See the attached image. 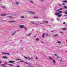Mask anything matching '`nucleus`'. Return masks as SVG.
Masks as SVG:
<instances>
[{
    "instance_id": "obj_1",
    "label": "nucleus",
    "mask_w": 67,
    "mask_h": 67,
    "mask_svg": "<svg viewBox=\"0 0 67 67\" xmlns=\"http://www.w3.org/2000/svg\"><path fill=\"white\" fill-rule=\"evenodd\" d=\"M8 62L9 63H14L15 62V61L12 60L8 61Z\"/></svg>"
},
{
    "instance_id": "obj_2",
    "label": "nucleus",
    "mask_w": 67,
    "mask_h": 67,
    "mask_svg": "<svg viewBox=\"0 0 67 67\" xmlns=\"http://www.w3.org/2000/svg\"><path fill=\"white\" fill-rule=\"evenodd\" d=\"M29 13H31V14H35V13L34 12L29 11Z\"/></svg>"
},
{
    "instance_id": "obj_3",
    "label": "nucleus",
    "mask_w": 67,
    "mask_h": 67,
    "mask_svg": "<svg viewBox=\"0 0 67 67\" xmlns=\"http://www.w3.org/2000/svg\"><path fill=\"white\" fill-rule=\"evenodd\" d=\"M19 27L20 28H24L25 27V26L23 25H20L19 26Z\"/></svg>"
},
{
    "instance_id": "obj_4",
    "label": "nucleus",
    "mask_w": 67,
    "mask_h": 67,
    "mask_svg": "<svg viewBox=\"0 0 67 67\" xmlns=\"http://www.w3.org/2000/svg\"><path fill=\"white\" fill-rule=\"evenodd\" d=\"M29 2H30V3H34V2L33 1H32V0H30L29 1Z\"/></svg>"
},
{
    "instance_id": "obj_5",
    "label": "nucleus",
    "mask_w": 67,
    "mask_h": 67,
    "mask_svg": "<svg viewBox=\"0 0 67 67\" xmlns=\"http://www.w3.org/2000/svg\"><path fill=\"white\" fill-rule=\"evenodd\" d=\"M7 15V14H2L1 15V16H5V15Z\"/></svg>"
},
{
    "instance_id": "obj_6",
    "label": "nucleus",
    "mask_w": 67,
    "mask_h": 67,
    "mask_svg": "<svg viewBox=\"0 0 67 67\" xmlns=\"http://www.w3.org/2000/svg\"><path fill=\"white\" fill-rule=\"evenodd\" d=\"M3 58H5V59H8V57L6 56H3L2 57Z\"/></svg>"
},
{
    "instance_id": "obj_7",
    "label": "nucleus",
    "mask_w": 67,
    "mask_h": 67,
    "mask_svg": "<svg viewBox=\"0 0 67 67\" xmlns=\"http://www.w3.org/2000/svg\"><path fill=\"white\" fill-rule=\"evenodd\" d=\"M2 55H7V53L6 52H2Z\"/></svg>"
},
{
    "instance_id": "obj_8",
    "label": "nucleus",
    "mask_w": 67,
    "mask_h": 67,
    "mask_svg": "<svg viewBox=\"0 0 67 67\" xmlns=\"http://www.w3.org/2000/svg\"><path fill=\"white\" fill-rule=\"evenodd\" d=\"M15 22V21L14 20L12 21H9V23H12V22Z\"/></svg>"
},
{
    "instance_id": "obj_9",
    "label": "nucleus",
    "mask_w": 67,
    "mask_h": 67,
    "mask_svg": "<svg viewBox=\"0 0 67 67\" xmlns=\"http://www.w3.org/2000/svg\"><path fill=\"white\" fill-rule=\"evenodd\" d=\"M52 60H53V63H54V64H55V63H56V61L54 60H53V59Z\"/></svg>"
},
{
    "instance_id": "obj_10",
    "label": "nucleus",
    "mask_w": 67,
    "mask_h": 67,
    "mask_svg": "<svg viewBox=\"0 0 67 67\" xmlns=\"http://www.w3.org/2000/svg\"><path fill=\"white\" fill-rule=\"evenodd\" d=\"M15 3V4H17V5H18V4H19V3L17 2H16Z\"/></svg>"
},
{
    "instance_id": "obj_11",
    "label": "nucleus",
    "mask_w": 67,
    "mask_h": 67,
    "mask_svg": "<svg viewBox=\"0 0 67 67\" xmlns=\"http://www.w3.org/2000/svg\"><path fill=\"white\" fill-rule=\"evenodd\" d=\"M16 33V31H15L12 34V35H14V34H15Z\"/></svg>"
},
{
    "instance_id": "obj_12",
    "label": "nucleus",
    "mask_w": 67,
    "mask_h": 67,
    "mask_svg": "<svg viewBox=\"0 0 67 67\" xmlns=\"http://www.w3.org/2000/svg\"><path fill=\"white\" fill-rule=\"evenodd\" d=\"M2 9H4L5 8V6H2Z\"/></svg>"
},
{
    "instance_id": "obj_13",
    "label": "nucleus",
    "mask_w": 67,
    "mask_h": 67,
    "mask_svg": "<svg viewBox=\"0 0 67 67\" xmlns=\"http://www.w3.org/2000/svg\"><path fill=\"white\" fill-rule=\"evenodd\" d=\"M67 29V28L65 27L64 28H62V30H63L64 31H65V29Z\"/></svg>"
},
{
    "instance_id": "obj_14",
    "label": "nucleus",
    "mask_w": 67,
    "mask_h": 67,
    "mask_svg": "<svg viewBox=\"0 0 67 67\" xmlns=\"http://www.w3.org/2000/svg\"><path fill=\"white\" fill-rule=\"evenodd\" d=\"M8 65H9V66H12V67H13V65L11 64H8Z\"/></svg>"
},
{
    "instance_id": "obj_15",
    "label": "nucleus",
    "mask_w": 67,
    "mask_h": 67,
    "mask_svg": "<svg viewBox=\"0 0 67 67\" xmlns=\"http://www.w3.org/2000/svg\"><path fill=\"white\" fill-rule=\"evenodd\" d=\"M49 58V59H50V60H52L53 59H52V58L51 57H48Z\"/></svg>"
},
{
    "instance_id": "obj_16",
    "label": "nucleus",
    "mask_w": 67,
    "mask_h": 67,
    "mask_svg": "<svg viewBox=\"0 0 67 67\" xmlns=\"http://www.w3.org/2000/svg\"><path fill=\"white\" fill-rule=\"evenodd\" d=\"M57 43H58L59 44H60L61 43V42L60 41H58L57 42Z\"/></svg>"
},
{
    "instance_id": "obj_17",
    "label": "nucleus",
    "mask_w": 67,
    "mask_h": 67,
    "mask_svg": "<svg viewBox=\"0 0 67 67\" xmlns=\"http://www.w3.org/2000/svg\"><path fill=\"white\" fill-rule=\"evenodd\" d=\"M44 34H43V35H42V37H43V38H44V35H45Z\"/></svg>"
},
{
    "instance_id": "obj_18",
    "label": "nucleus",
    "mask_w": 67,
    "mask_h": 67,
    "mask_svg": "<svg viewBox=\"0 0 67 67\" xmlns=\"http://www.w3.org/2000/svg\"><path fill=\"white\" fill-rule=\"evenodd\" d=\"M55 14L56 15H58L59 14L58 13H56Z\"/></svg>"
},
{
    "instance_id": "obj_19",
    "label": "nucleus",
    "mask_w": 67,
    "mask_h": 67,
    "mask_svg": "<svg viewBox=\"0 0 67 67\" xmlns=\"http://www.w3.org/2000/svg\"><path fill=\"white\" fill-rule=\"evenodd\" d=\"M36 40L37 41H39L40 40V38H36Z\"/></svg>"
},
{
    "instance_id": "obj_20",
    "label": "nucleus",
    "mask_w": 67,
    "mask_h": 67,
    "mask_svg": "<svg viewBox=\"0 0 67 67\" xmlns=\"http://www.w3.org/2000/svg\"><path fill=\"white\" fill-rule=\"evenodd\" d=\"M1 66H5V65L4 64H1Z\"/></svg>"
},
{
    "instance_id": "obj_21",
    "label": "nucleus",
    "mask_w": 67,
    "mask_h": 67,
    "mask_svg": "<svg viewBox=\"0 0 67 67\" xmlns=\"http://www.w3.org/2000/svg\"><path fill=\"white\" fill-rule=\"evenodd\" d=\"M63 12L65 14H67V12Z\"/></svg>"
},
{
    "instance_id": "obj_22",
    "label": "nucleus",
    "mask_w": 67,
    "mask_h": 67,
    "mask_svg": "<svg viewBox=\"0 0 67 67\" xmlns=\"http://www.w3.org/2000/svg\"><path fill=\"white\" fill-rule=\"evenodd\" d=\"M60 34H63V33H64V32L61 31L60 32Z\"/></svg>"
},
{
    "instance_id": "obj_23",
    "label": "nucleus",
    "mask_w": 67,
    "mask_h": 67,
    "mask_svg": "<svg viewBox=\"0 0 67 67\" xmlns=\"http://www.w3.org/2000/svg\"><path fill=\"white\" fill-rule=\"evenodd\" d=\"M38 16H34V18H37V19H38Z\"/></svg>"
},
{
    "instance_id": "obj_24",
    "label": "nucleus",
    "mask_w": 67,
    "mask_h": 67,
    "mask_svg": "<svg viewBox=\"0 0 67 67\" xmlns=\"http://www.w3.org/2000/svg\"><path fill=\"white\" fill-rule=\"evenodd\" d=\"M58 34H56L55 35H54V36H58Z\"/></svg>"
},
{
    "instance_id": "obj_25",
    "label": "nucleus",
    "mask_w": 67,
    "mask_h": 67,
    "mask_svg": "<svg viewBox=\"0 0 67 67\" xmlns=\"http://www.w3.org/2000/svg\"><path fill=\"white\" fill-rule=\"evenodd\" d=\"M24 58H25V59H27V57L24 56Z\"/></svg>"
},
{
    "instance_id": "obj_26",
    "label": "nucleus",
    "mask_w": 67,
    "mask_h": 67,
    "mask_svg": "<svg viewBox=\"0 0 67 67\" xmlns=\"http://www.w3.org/2000/svg\"><path fill=\"white\" fill-rule=\"evenodd\" d=\"M24 30H27V28H26V27H24Z\"/></svg>"
},
{
    "instance_id": "obj_27",
    "label": "nucleus",
    "mask_w": 67,
    "mask_h": 67,
    "mask_svg": "<svg viewBox=\"0 0 67 67\" xmlns=\"http://www.w3.org/2000/svg\"><path fill=\"white\" fill-rule=\"evenodd\" d=\"M16 59V60H21V59Z\"/></svg>"
},
{
    "instance_id": "obj_28",
    "label": "nucleus",
    "mask_w": 67,
    "mask_h": 67,
    "mask_svg": "<svg viewBox=\"0 0 67 67\" xmlns=\"http://www.w3.org/2000/svg\"><path fill=\"white\" fill-rule=\"evenodd\" d=\"M31 35V33L27 34L28 36H30V35Z\"/></svg>"
},
{
    "instance_id": "obj_29",
    "label": "nucleus",
    "mask_w": 67,
    "mask_h": 67,
    "mask_svg": "<svg viewBox=\"0 0 67 67\" xmlns=\"http://www.w3.org/2000/svg\"><path fill=\"white\" fill-rule=\"evenodd\" d=\"M44 35H45L46 36H48V34H45Z\"/></svg>"
},
{
    "instance_id": "obj_30",
    "label": "nucleus",
    "mask_w": 67,
    "mask_h": 67,
    "mask_svg": "<svg viewBox=\"0 0 67 67\" xmlns=\"http://www.w3.org/2000/svg\"><path fill=\"white\" fill-rule=\"evenodd\" d=\"M20 17L21 18H24V16H21Z\"/></svg>"
},
{
    "instance_id": "obj_31",
    "label": "nucleus",
    "mask_w": 67,
    "mask_h": 67,
    "mask_svg": "<svg viewBox=\"0 0 67 67\" xmlns=\"http://www.w3.org/2000/svg\"><path fill=\"white\" fill-rule=\"evenodd\" d=\"M67 1H63V2H65V3H66V2H67Z\"/></svg>"
},
{
    "instance_id": "obj_32",
    "label": "nucleus",
    "mask_w": 67,
    "mask_h": 67,
    "mask_svg": "<svg viewBox=\"0 0 67 67\" xmlns=\"http://www.w3.org/2000/svg\"><path fill=\"white\" fill-rule=\"evenodd\" d=\"M13 18V17H12V16H9V19H11Z\"/></svg>"
},
{
    "instance_id": "obj_33",
    "label": "nucleus",
    "mask_w": 67,
    "mask_h": 67,
    "mask_svg": "<svg viewBox=\"0 0 67 67\" xmlns=\"http://www.w3.org/2000/svg\"><path fill=\"white\" fill-rule=\"evenodd\" d=\"M16 15H17V14H15L14 15V16H16Z\"/></svg>"
},
{
    "instance_id": "obj_34",
    "label": "nucleus",
    "mask_w": 67,
    "mask_h": 67,
    "mask_svg": "<svg viewBox=\"0 0 67 67\" xmlns=\"http://www.w3.org/2000/svg\"><path fill=\"white\" fill-rule=\"evenodd\" d=\"M62 15H58V17H60V16H62Z\"/></svg>"
},
{
    "instance_id": "obj_35",
    "label": "nucleus",
    "mask_w": 67,
    "mask_h": 67,
    "mask_svg": "<svg viewBox=\"0 0 67 67\" xmlns=\"http://www.w3.org/2000/svg\"><path fill=\"white\" fill-rule=\"evenodd\" d=\"M58 13H62V11H59L58 12Z\"/></svg>"
},
{
    "instance_id": "obj_36",
    "label": "nucleus",
    "mask_w": 67,
    "mask_h": 67,
    "mask_svg": "<svg viewBox=\"0 0 67 67\" xmlns=\"http://www.w3.org/2000/svg\"><path fill=\"white\" fill-rule=\"evenodd\" d=\"M64 8H65V9H66V8H67V6H65L64 7Z\"/></svg>"
},
{
    "instance_id": "obj_37",
    "label": "nucleus",
    "mask_w": 67,
    "mask_h": 67,
    "mask_svg": "<svg viewBox=\"0 0 67 67\" xmlns=\"http://www.w3.org/2000/svg\"><path fill=\"white\" fill-rule=\"evenodd\" d=\"M66 24L65 22H64L63 23V24Z\"/></svg>"
},
{
    "instance_id": "obj_38",
    "label": "nucleus",
    "mask_w": 67,
    "mask_h": 67,
    "mask_svg": "<svg viewBox=\"0 0 67 67\" xmlns=\"http://www.w3.org/2000/svg\"><path fill=\"white\" fill-rule=\"evenodd\" d=\"M6 55H10V54L9 53H6Z\"/></svg>"
},
{
    "instance_id": "obj_39",
    "label": "nucleus",
    "mask_w": 67,
    "mask_h": 67,
    "mask_svg": "<svg viewBox=\"0 0 67 67\" xmlns=\"http://www.w3.org/2000/svg\"><path fill=\"white\" fill-rule=\"evenodd\" d=\"M20 62H24V61L22 60V61H20Z\"/></svg>"
},
{
    "instance_id": "obj_40",
    "label": "nucleus",
    "mask_w": 67,
    "mask_h": 67,
    "mask_svg": "<svg viewBox=\"0 0 67 67\" xmlns=\"http://www.w3.org/2000/svg\"><path fill=\"white\" fill-rule=\"evenodd\" d=\"M36 59H38V57H36L35 58Z\"/></svg>"
},
{
    "instance_id": "obj_41",
    "label": "nucleus",
    "mask_w": 67,
    "mask_h": 67,
    "mask_svg": "<svg viewBox=\"0 0 67 67\" xmlns=\"http://www.w3.org/2000/svg\"><path fill=\"white\" fill-rule=\"evenodd\" d=\"M57 20H58V21H59V18H57Z\"/></svg>"
},
{
    "instance_id": "obj_42",
    "label": "nucleus",
    "mask_w": 67,
    "mask_h": 67,
    "mask_svg": "<svg viewBox=\"0 0 67 67\" xmlns=\"http://www.w3.org/2000/svg\"><path fill=\"white\" fill-rule=\"evenodd\" d=\"M7 64V62H5V63H4V64H5V65H6V64Z\"/></svg>"
},
{
    "instance_id": "obj_43",
    "label": "nucleus",
    "mask_w": 67,
    "mask_h": 67,
    "mask_svg": "<svg viewBox=\"0 0 67 67\" xmlns=\"http://www.w3.org/2000/svg\"><path fill=\"white\" fill-rule=\"evenodd\" d=\"M46 23H48V22L47 21H46Z\"/></svg>"
},
{
    "instance_id": "obj_44",
    "label": "nucleus",
    "mask_w": 67,
    "mask_h": 67,
    "mask_svg": "<svg viewBox=\"0 0 67 67\" xmlns=\"http://www.w3.org/2000/svg\"><path fill=\"white\" fill-rule=\"evenodd\" d=\"M9 17H10V16H7V18H10Z\"/></svg>"
},
{
    "instance_id": "obj_45",
    "label": "nucleus",
    "mask_w": 67,
    "mask_h": 67,
    "mask_svg": "<svg viewBox=\"0 0 67 67\" xmlns=\"http://www.w3.org/2000/svg\"><path fill=\"white\" fill-rule=\"evenodd\" d=\"M32 23V24H35L34 23Z\"/></svg>"
},
{
    "instance_id": "obj_46",
    "label": "nucleus",
    "mask_w": 67,
    "mask_h": 67,
    "mask_svg": "<svg viewBox=\"0 0 67 67\" xmlns=\"http://www.w3.org/2000/svg\"><path fill=\"white\" fill-rule=\"evenodd\" d=\"M55 56H57V54H55Z\"/></svg>"
},
{
    "instance_id": "obj_47",
    "label": "nucleus",
    "mask_w": 67,
    "mask_h": 67,
    "mask_svg": "<svg viewBox=\"0 0 67 67\" xmlns=\"http://www.w3.org/2000/svg\"><path fill=\"white\" fill-rule=\"evenodd\" d=\"M25 64H28V63L27 62H25Z\"/></svg>"
},
{
    "instance_id": "obj_48",
    "label": "nucleus",
    "mask_w": 67,
    "mask_h": 67,
    "mask_svg": "<svg viewBox=\"0 0 67 67\" xmlns=\"http://www.w3.org/2000/svg\"><path fill=\"white\" fill-rule=\"evenodd\" d=\"M62 62V60H60V62Z\"/></svg>"
},
{
    "instance_id": "obj_49",
    "label": "nucleus",
    "mask_w": 67,
    "mask_h": 67,
    "mask_svg": "<svg viewBox=\"0 0 67 67\" xmlns=\"http://www.w3.org/2000/svg\"><path fill=\"white\" fill-rule=\"evenodd\" d=\"M31 59V58H29V59H28V60H29V59L30 60V59Z\"/></svg>"
},
{
    "instance_id": "obj_50",
    "label": "nucleus",
    "mask_w": 67,
    "mask_h": 67,
    "mask_svg": "<svg viewBox=\"0 0 67 67\" xmlns=\"http://www.w3.org/2000/svg\"><path fill=\"white\" fill-rule=\"evenodd\" d=\"M36 37V36H33V37L34 38H35V37Z\"/></svg>"
},
{
    "instance_id": "obj_51",
    "label": "nucleus",
    "mask_w": 67,
    "mask_h": 67,
    "mask_svg": "<svg viewBox=\"0 0 67 67\" xmlns=\"http://www.w3.org/2000/svg\"><path fill=\"white\" fill-rule=\"evenodd\" d=\"M57 57H58V58H59V56L58 55Z\"/></svg>"
},
{
    "instance_id": "obj_52",
    "label": "nucleus",
    "mask_w": 67,
    "mask_h": 67,
    "mask_svg": "<svg viewBox=\"0 0 67 67\" xmlns=\"http://www.w3.org/2000/svg\"><path fill=\"white\" fill-rule=\"evenodd\" d=\"M62 9H64V8H61L60 10H62Z\"/></svg>"
},
{
    "instance_id": "obj_53",
    "label": "nucleus",
    "mask_w": 67,
    "mask_h": 67,
    "mask_svg": "<svg viewBox=\"0 0 67 67\" xmlns=\"http://www.w3.org/2000/svg\"><path fill=\"white\" fill-rule=\"evenodd\" d=\"M17 67H19V65H17Z\"/></svg>"
},
{
    "instance_id": "obj_54",
    "label": "nucleus",
    "mask_w": 67,
    "mask_h": 67,
    "mask_svg": "<svg viewBox=\"0 0 67 67\" xmlns=\"http://www.w3.org/2000/svg\"><path fill=\"white\" fill-rule=\"evenodd\" d=\"M33 57L31 58V59H33Z\"/></svg>"
},
{
    "instance_id": "obj_55",
    "label": "nucleus",
    "mask_w": 67,
    "mask_h": 67,
    "mask_svg": "<svg viewBox=\"0 0 67 67\" xmlns=\"http://www.w3.org/2000/svg\"><path fill=\"white\" fill-rule=\"evenodd\" d=\"M43 23H45V21H43Z\"/></svg>"
},
{
    "instance_id": "obj_56",
    "label": "nucleus",
    "mask_w": 67,
    "mask_h": 67,
    "mask_svg": "<svg viewBox=\"0 0 67 67\" xmlns=\"http://www.w3.org/2000/svg\"><path fill=\"white\" fill-rule=\"evenodd\" d=\"M38 25V24H37L35 25Z\"/></svg>"
},
{
    "instance_id": "obj_57",
    "label": "nucleus",
    "mask_w": 67,
    "mask_h": 67,
    "mask_svg": "<svg viewBox=\"0 0 67 67\" xmlns=\"http://www.w3.org/2000/svg\"><path fill=\"white\" fill-rule=\"evenodd\" d=\"M1 64V62H0V64Z\"/></svg>"
},
{
    "instance_id": "obj_58",
    "label": "nucleus",
    "mask_w": 67,
    "mask_h": 67,
    "mask_svg": "<svg viewBox=\"0 0 67 67\" xmlns=\"http://www.w3.org/2000/svg\"><path fill=\"white\" fill-rule=\"evenodd\" d=\"M63 5H65V4H63Z\"/></svg>"
},
{
    "instance_id": "obj_59",
    "label": "nucleus",
    "mask_w": 67,
    "mask_h": 67,
    "mask_svg": "<svg viewBox=\"0 0 67 67\" xmlns=\"http://www.w3.org/2000/svg\"><path fill=\"white\" fill-rule=\"evenodd\" d=\"M54 32V31H52V32Z\"/></svg>"
},
{
    "instance_id": "obj_60",
    "label": "nucleus",
    "mask_w": 67,
    "mask_h": 67,
    "mask_svg": "<svg viewBox=\"0 0 67 67\" xmlns=\"http://www.w3.org/2000/svg\"><path fill=\"white\" fill-rule=\"evenodd\" d=\"M28 58H29V59L30 58V57H28Z\"/></svg>"
},
{
    "instance_id": "obj_61",
    "label": "nucleus",
    "mask_w": 67,
    "mask_h": 67,
    "mask_svg": "<svg viewBox=\"0 0 67 67\" xmlns=\"http://www.w3.org/2000/svg\"><path fill=\"white\" fill-rule=\"evenodd\" d=\"M41 24H43V23H41Z\"/></svg>"
},
{
    "instance_id": "obj_62",
    "label": "nucleus",
    "mask_w": 67,
    "mask_h": 67,
    "mask_svg": "<svg viewBox=\"0 0 67 67\" xmlns=\"http://www.w3.org/2000/svg\"><path fill=\"white\" fill-rule=\"evenodd\" d=\"M66 12H67V10H66Z\"/></svg>"
},
{
    "instance_id": "obj_63",
    "label": "nucleus",
    "mask_w": 67,
    "mask_h": 67,
    "mask_svg": "<svg viewBox=\"0 0 67 67\" xmlns=\"http://www.w3.org/2000/svg\"><path fill=\"white\" fill-rule=\"evenodd\" d=\"M21 42H22V40H21Z\"/></svg>"
},
{
    "instance_id": "obj_64",
    "label": "nucleus",
    "mask_w": 67,
    "mask_h": 67,
    "mask_svg": "<svg viewBox=\"0 0 67 67\" xmlns=\"http://www.w3.org/2000/svg\"><path fill=\"white\" fill-rule=\"evenodd\" d=\"M66 3H67V2H66Z\"/></svg>"
}]
</instances>
